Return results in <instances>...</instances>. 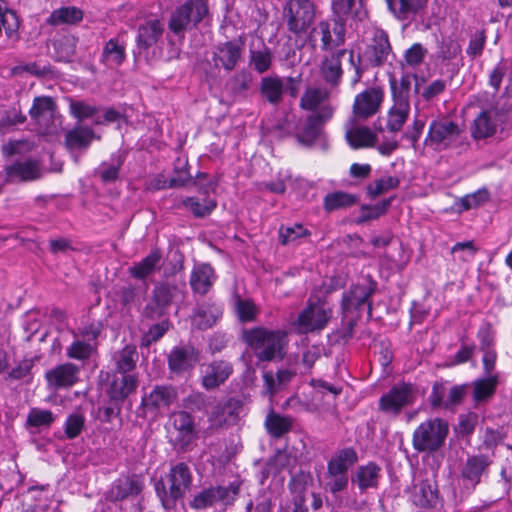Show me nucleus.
<instances>
[{
    "label": "nucleus",
    "mask_w": 512,
    "mask_h": 512,
    "mask_svg": "<svg viewBox=\"0 0 512 512\" xmlns=\"http://www.w3.org/2000/svg\"><path fill=\"white\" fill-rule=\"evenodd\" d=\"M286 332L259 326L242 330V340L261 362L282 360L285 355Z\"/></svg>",
    "instance_id": "nucleus-1"
},
{
    "label": "nucleus",
    "mask_w": 512,
    "mask_h": 512,
    "mask_svg": "<svg viewBox=\"0 0 512 512\" xmlns=\"http://www.w3.org/2000/svg\"><path fill=\"white\" fill-rule=\"evenodd\" d=\"M377 289V282L370 275L365 276L362 281L353 284L342 296L341 309L343 318L347 320V333L351 337L360 311L365 307L369 315L372 312L371 296Z\"/></svg>",
    "instance_id": "nucleus-2"
},
{
    "label": "nucleus",
    "mask_w": 512,
    "mask_h": 512,
    "mask_svg": "<svg viewBox=\"0 0 512 512\" xmlns=\"http://www.w3.org/2000/svg\"><path fill=\"white\" fill-rule=\"evenodd\" d=\"M192 474L185 463L172 466L167 474L155 483V491L165 510L174 509L176 503L189 491Z\"/></svg>",
    "instance_id": "nucleus-3"
},
{
    "label": "nucleus",
    "mask_w": 512,
    "mask_h": 512,
    "mask_svg": "<svg viewBox=\"0 0 512 512\" xmlns=\"http://www.w3.org/2000/svg\"><path fill=\"white\" fill-rule=\"evenodd\" d=\"M316 18V6L312 0H287L282 7V21L296 37L309 34Z\"/></svg>",
    "instance_id": "nucleus-4"
},
{
    "label": "nucleus",
    "mask_w": 512,
    "mask_h": 512,
    "mask_svg": "<svg viewBox=\"0 0 512 512\" xmlns=\"http://www.w3.org/2000/svg\"><path fill=\"white\" fill-rule=\"evenodd\" d=\"M347 54L349 55V63L354 68L352 83L356 84L362 78L363 70L360 67V56H357L356 59L353 50L338 49L330 52L328 55H325L319 65V74L330 89L337 88L342 81L344 71L342 69L341 61Z\"/></svg>",
    "instance_id": "nucleus-5"
},
{
    "label": "nucleus",
    "mask_w": 512,
    "mask_h": 512,
    "mask_svg": "<svg viewBox=\"0 0 512 512\" xmlns=\"http://www.w3.org/2000/svg\"><path fill=\"white\" fill-rule=\"evenodd\" d=\"M464 129L449 117H438L431 121L424 143L435 151L459 146Z\"/></svg>",
    "instance_id": "nucleus-6"
},
{
    "label": "nucleus",
    "mask_w": 512,
    "mask_h": 512,
    "mask_svg": "<svg viewBox=\"0 0 512 512\" xmlns=\"http://www.w3.org/2000/svg\"><path fill=\"white\" fill-rule=\"evenodd\" d=\"M448 433L446 420L438 417L427 419L413 433V448L418 452H435L444 445Z\"/></svg>",
    "instance_id": "nucleus-7"
},
{
    "label": "nucleus",
    "mask_w": 512,
    "mask_h": 512,
    "mask_svg": "<svg viewBox=\"0 0 512 512\" xmlns=\"http://www.w3.org/2000/svg\"><path fill=\"white\" fill-rule=\"evenodd\" d=\"M209 15L208 0H188L172 12L168 27L174 34L179 35L197 27Z\"/></svg>",
    "instance_id": "nucleus-8"
},
{
    "label": "nucleus",
    "mask_w": 512,
    "mask_h": 512,
    "mask_svg": "<svg viewBox=\"0 0 512 512\" xmlns=\"http://www.w3.org/2000/svg\"><path fill=\"white\" fill-rule=\"evenodd\" d=\"M308 39L313 46L320 43L322 51H336L345 43L346 24L334 17L322 20L310 30Z\"/></svg>",
    "instance_id": "nucleus-9"
},
{
    "label": "nucleus",
    "mask_w": 512,
    "mask_h": 512,
    "mask_svg": "<svg viewBox=\"0 0 512 512\" xmlns=\"http://www.w3.org/2000/svg\"><path fill=\"white\" fill-rule=\"evenodd\" d=\"M186 284L183 281H165L157 284L152 292V301L145 309L147 317L155 319L164 315L177 300L184 298Z\"/></svg>",
    "instance_id": "nucleus-10"
},
{
    "label": "nucleus",
    "mask_w": 512,
    "mask_h": 512,
    "mask_svg": "<svg viewBox=\"0 0 512 512\" xmlns=\"http://www.w3.org/2000/svg\"><path fill=\"white\" fill-rule=\"evenodd\" d=\"M416 394V388L411 383L395 384L379 398L378 409L389 416L397 417L404 408L415 403Z\"/></svg>",
    "instance_id": "nucleus-11"
},
{
    "label": "nucleus",
    "mask_w": 512,
    "mask_h": 512,
    "mask_svg": "<svg viewBox=\"0 0 512 512\" xmlns=\"http://www.w3.org/2000/svg\"><path fill=\"white\" fill-rule=\"evenodd\" d=\"M332 317V309L325 301L308 302L296 321L297 331L307 334L323 330Z\"/></svg>",
    "instance_id": "nucleus-12"
},
{
    "label": "nucleus",
    "mask_w": 512,
    "mask_h": 512,
    "mask_svg": "<svg viewBox=\"0 0 512 512\" xmlns=\"http://www.w3.org/2000/svg\"><path fill=\"white\" fill-rule=\"evenodd\" d=\"M170 422L172 424L171 440L174 446L186 452L198 435L193 416L184 410L177 411L171 414Z\"/></svg>",
    "instance_id": "nucleus-13"
},
{
    "label": "nucleus",
    "mask_w": 512,
    "mask_h": 512,
    "mask_svg": "<svg viewBox=\"0 0 512 512\" xmlns=\"http://www.w3.org/2000/svg\"><path fill=\"white\" fill-rule=\"evenodd\" d=\"M335 107L331 104H325L320 109L310 114L303 126L296 133L298 142L305 146H311L318 139L323 125L332 119Z\"/></svg>",
    "instance_id": "nucleus-14"
},
{
    "label": "nucleus",
    "mask_w": 512,
    "mask_h": 512,
    "mask_svg": "<svg viewBox=\"0 0 512 512\" xmlns=\"http://www.w3.org/2000/svg\"><path fill=\"white\" fill-rule=\"evenodd\" d=\"M244 41L242 37L218 43L212 52V61L216 68L233 71L242 61Z\"/></svg>",
    "instance_id": "nucleus-15"
},
{
    "label": "nucleus",
    "mask_w": 512,
    "mask_h": 512,
    "mask_svg": "<svg viewBox=\"0 0 512 512\" xmlns=\"http://www.w3.org/2000/svg\"><path fill=\"white\" fill-rule=\"evenodd\" d=\"M239 487L230 484L229 486H211L197 493L190 502V507L195 510H203L212 507L218 502L225 505L231 504L238 494Z\"/></svg>",
    "instance_id": "nucleus-16"
},
{
    "label": "nucleus",
    "mask_w": 512,
    "mask_h": 512,
    "mask_svg": "<svg viewBox=\"0 0 512 512\" xmlns=\"http://www.w3.org/2000/svg\"><path fill=\"white\" fill-rule=\"evenodd\" d=\"M506 120V113L497 107L482 110L471 126V136L475 140L486 139L495 135L498 127Z\"/></svg>",
    "instance_id": "nucleus-17"
},
{
    "label": "nucleus",
    "mask_w": 512,
    "mask_h": 512,
    "mask_svg": "<svg viewBox=\"0 0 512 512\" xmlns=\"http://www.w3.org/2000/svg\"><path fill=\"white\" fill-rule=\"evenodd\" d=\"M56 108V103L52 97L40 96L33 100L29 115L45 134L56 132V125L54 123Z\"/></svg>",
    "instance_id": "nucleus-18"
},
{
    "label": "nucleus",
    "mask_w": 512,
    "mask_h": 512,
    "mask_svg": "<svg viewBox=\"0 0 512 512\" xmlns=\"http://www.w3.org/2000/svg\"><path fill=\"white\" fill-rule=\"evenodd\" d=\"M383 90L370 87L356 95L353 104V115L355 119L366 120L375 115L383 102Z\"/></svg>",
    "instance_id": "nucleus-19"
},
{
    "label": "nucleus",
    "mask_w": 512,
    "mask_h": 512,
    "mask_svg": "<svg viewBox=\"0 0 512 512\" xmlns=\"http://www.w3.org/2000/svg\"><path fill=\"white\" fill-rule=\"evenodd\" d=\"M234 367L230 361L217 359L204 366L201 385L207 390H215L223 385L233 374Z\"/></svg>",
    "instance_id": "nucleus-20"
},
{
    "label": "nucleus",
    "mask_w": 512,
    "mask_h": 512,
    "mask_svg": "<svg viewBox=\"0 0 512 512\" xmlns=\"http://www.w3.org/2000/svg\"><path fill=\"white\" fill-rule=\"evenodd\" d=\"M492 457L484 454L468 456L461 469V478L466 487L475 488L489 471Z\"/></svg>",
    "instance_id": "nucleus-21"
},
{
    "label": "nucleus",
    "mask_w": 512,
    "mask_h": 512,
    "mask_svg": "<svg viewBox=\"0 0 512 512\" xmlns=\"http://www.w3.org/2000/svg\"><path fill=\"white\" fill-rule=\"evenodd\" d=\"M81 367L66 362L48 370L45 374L48 386L54 389L70 388L80 380Z\"/></svg>",
    "instance_id": "nucleus-22"
},
{
    "label": "nucleus",
    "mask_w": 512,
    "mask_h": 512,
    "mask_svg": "<svg viewBox=\"0 0 512 512\" xmlns=\"http://www.w3.org/2000/svg\"><path fill=\"white\" fill-rule=\"evenodd\" d=\"M392 53L388 35L383 30H376L371 43L364 52V60L372 67L382 66Z\"/></svg>",
    "instance_id": "nucleus-23"
},
{
    "label": "nucleus",
    "mask_w": 512,
    "mask_h": 512,
    "mask_svg": "<svg viewBox=\"0 0 512 512\" xmlns=\"http://www.w3.org/2000/svg\"><path fill=\"white\" fill-rule=\"evenodd\" d=\"M178 392L171 385H157L153 390L142 398V406L151 412H159L169 409L177 400Z\"/></svg>",
    "instance_id": "nucleus-24"
},
{
    "label": "nucleus",
    "mask_w": 512,
    "mask_h": 512,
    "mask_svg": "<svg viewBox=\"0 0 512 512\" xmlns=\"http://www.w3.org/2000/svg\"><path fill=\"white\" fill-rule=\"evenodd\" d=\"M198 360V352L193 346H176L168 355V366L171 372L182 374L192 369Z\"/></svg>",
    "instance_id": "nucleus-25"
},
{
    "label": "nucleus",
    "mask_w": 512,
    "mask_h": 512,
    "mask_svg": "<svg viewBox=\"0 0 512 512\" xmlns=\"http://www.w3.org/2000/svg\"><path fill=\"white\" fill-rule=\"evenodd\" d=\"M297 375L295 369L284 368L279 369L276 373L273 371H265L262 375L264 396L269 398L272 403L274 396L284 389Z\"/></svg>",
    "instance_id": "nucleus-26"
},
{
    "label": "nucleus",
    "mask_w": 512,
    "mask_h": 512,
    "mask_svg": "<svg viewBox=\"0 0 512 512\" xmlns=\"http://www.w3.org/2000/svg\"><path fill=\"white\" fill-rule=\"evenodd\" d=\"M93 140H100L92 127L77 124L65 133L64 145L69 151L87 150Z\"/></svg>",
    "instance_id": "nucleus-27"
},
{
    "label": "nucleus",
    "mask_w": 512,
    "mask_h": 512,
    "mask_svg": "<svg viewBox=\"0 0 512 512\" xmlns=\"http://www.w3.org/2000/svg\"><path fill=\"white\" fill-rule=\"evenodd\" d=\"M125 32L119 33L116 37L108 40L102 50L100 62L109 68H117L126 59Z\"/></svg>",
    "instance_id": "nucleus-28"
},
{
    "label": "nucleus",
    "mask_w": 512,
    "mask_h": 512,
    "mask_svg": "<svg viewBox=\"0 0 512 512\" xmlns=\"http://www.w3.org/2000/svg\"><path fill=\"white\" fill-rule=\"evenodd\" d=\"M164 33V24L158 19H149L139 24L136 44L140 50H148L158 43Z\"/></svg>",
    "instance_id": "nucleus-29"
},
{
    "label": "nucleus",
    "mask_w": 512,
    "mask_h": 512,
    "mask_svg": "<svg viewBox=\"0 0 512 512\" xmlns=\"http://www.w3.org/2000/svg\"><path fill=\"white\" fill-rule=\"evenodd\" d=\"M409 498L415 506L430 508L438 501V490L432 481L421 480L409 490Z\"/></svg>",
    "instance_id": "nucleus-30"
},
{
    "label": "nucleus",
    "mask_w": 512,
    "mask_h": 512,
    "mask_svg": "<svg viewBox=\"0 0 512 512\" xmlns=\"http://www.w3.org/2000/svg\"><path fill=\"white\" fill-rule=\"evenodd\" d=\"M6 178L9 182L33 181L40 177L41 171L37 161H16L5 167Z\"/></svg>",
    "instance_id": "nucleus-31"
},
{
    "label": "nucleus",
    "mask_w": 512,
    "mask_h": 512,
    "mask_svg": "<svg viewBox=\"0 0 512 512\" xmlns=\"http://www.w3.org/2000/svg\"><path fill=\"white\" fill-rule=\"evenodd\" d=\"M345 138L354 149L372 147L377 141V135L369 127L356 126L355 119L346 123Z\"/></svg>",
    "instance_id": "nucleus-32"
},
{
    "label": "nucleus",
    "mask_w": 512,
    "mask_h": 512,
    "mask_svg": "<svg viewBox=\"0 0 512 512\" xmlns=\"http://www.w3.org/2000/svg\"><path fill=\"white\" fill-rule=\"evenodd\" d=\"M216 274L210 264L202 263L194 266L190 276V286L195 294L205 295L212 288Z\"/></svg>",
    "instance_id": "nucleus-33"
},
{
    "label": "nucleus",
    "mask_w": 512,
    "mask_h": 512,
    "mask_svg": "<svg viewBox=\"0 0 512 512\" xmlns=\"http://www.w3.org/2000/svg\"><path fill=\"white\" fill-rule=\"evenodd\" d=\"M332 17L343 21L361 20L366 15L363 0H331Z\"/></svg>",
    "instance_id": "nucleus-34"
},
{
    "label": "nucleus",
    "mask_w": 512,
    "mask_h": 512,
    "mask_svg": "<svg viewBox=\"0 0 512 512\" xmlns=\"http://www.w3.org/2000/svg\"><path fill=\"white\" fill-rule=\"evenodd\" d=\"M260 94L268 103L279 105L285 92L284 79L278 75L263 77L260 81Z\"/></svg>",
    "instance_id": "nucleus-35"
},
{
    "label": "nucleus",
    "mask_w": 512,
    "mask_h": 512,
    "mask_svg": "<svg viewBox=\"0 0 512 512\" xmlns=\"http://www.w3.org/2000/svg\"><path fill=\"white\" fill-rule=\"evenodd\" d=\"M161 260V251L158 248L152 249L146 257L129 268V274L135 279L144 280L160 268Z\"/></svg>",
    "instance_id": "nucleus-36"
},
{
    "label": "nucleus",
    "mask_w": 512,
    "mask_h": 512,
    "mask_svg": "<svg viewBox=\"0 0 512 512\" xmlns=\"http://www.w3.org/2000/svg\"><path fill=\"white\" fill-rule=\"evenodd\" d=\"M330 98V91L326 87H314L309 86L303 92L299 106L301 109L306 111H312L313 113L317 112L320 107L325 104H330L328 102Z\"/></svg>",
    "instance_id": "nucleus-37"
},
{
    "label": "nucleus",
    "mask_w": 512,
    "mask_h": 512,
    "mask_svg": "<svg viewBox=\"0 0 512 512\" xmlns=\"http://www.w3.org/2000/svg\"><path fill=\"white\" fill-rule=\"evenodd\" d=\"M273 54L271 49L261 42L258 47L250 46L248 66L258 74L266 73L272 66Z\"/></svg>",
    "instance_id": "nucleus-38"
},
{
    "label": "nucleus",
    "mask_w": 512,
    "mask_h": 512,
    "mask_svg": "<svg viewBox=\"0 0 512 512\" xmlns=\"http://www.w3.org/2000/svg\"><path fill=\"white\" fill-rule=\"evenodd\" d=\"M222 308L216 304L203 303L197 306L192 317L194 325L200 330L211 328L222 316Z\"/></svg>",
    "instance_id": "nucleus-39"
},
{
    "label": "nucleus",
    "mask_w": 512,
    "mask_h": 512,
    "mask_svg": "<svg viewBox=\"0 0 512 512\" xmlns=\"http://www.w3.org/2000/svg\"><path fill=\"white\" fill-rule=\"evenodd\" d=\"M358 461V454L352 447L336 451L327 463V470L348 474L349 469Z\"/></svg>",
    "instance_id": "nucleus-40"
},
{
    "label": "nucleus",
    "mask_w": 512,
    "mask_h": 512,
    "mask_svg": "<svg viewBox=\"0 0 512 512\" xmlns=\"http://www.w3.org/2000/svg\"><path fill=\"white\" fill-rule=\"evenodd\" d=\"M380 471L381 468L376 463L370 462L357 468L352 481L358 485L361 491H365L368 488H376L380 478Z\"/></svg>",
    "instance_id": "nucleus-41"
},
{
    "label": "nucleus",
    "mask_w": 512,
    "mask_h": 512,
    "mask_svg": "<svg viewBox=\"0 0 512 512\" xmlns=\"http://www.w3.org/2000/svg\"><path fill=\"white\" fill-rule=\"evenodd\" d=\"M428 0H388L390 9L400 20H407L420 13Z\"/></svg>",
    "instance_id": "nucleus-42"
},
{
    "label": "nucleus",
    "mask_w": 512,
    "mask_h": 512,
    "mask_svg": "<svg viewBox=\"0 0 512 512\" xmlns=\"http://www.w3.org/2000/svg\"><path fill=\"white\" fill-rule=\"evenodd\" d=\"M137 387V380L133 375L116 376L110 384L109 395L115 401H122Z\"/></svg>",
    "instance_id": "nucleus-43"
},
{
    "label": "nucleus",
    "mask_w": 512,
    "mask_h": 512,
    "mask_svg": "<svg viewBox=\"0 0 512 512\" xmlns=\"http://www.w3.org/2000/svg\"><path fill=\"white\" fill-rule=\"evenodd\" d=\"M292 426L293 419L290 416H282L272 408L265 419L266 430L274 438L282 437L292 429Z\"/></svg>",
    "instance_id": "nucleus-44"
},
{
    "label": "nucleus",
    "mask_w": 512,
    "mask_h": 512,
    "mask_svg": "<svg viewBox=\"0 0 512 512\" xmlns=\"http://www.w3.org/2000/svg\"><path fill=\"white\" fill-rule=\"evenodd\" d=\"M410 113V102L393 100V106L388 112L387 129L398 132L402 129Z\"/></svg>",
    "instance_id": "nucleus-45"
},
{
    "label": "nucleus",
    "mask_w": 512,
    "mask_h": 512,
    "mask_svg": "<svg viewBox=\"0 0 512 512\" xmlns=\"http://www.w3.org/2000/svg\"><path fill=\"white\" fill-rule=\"evenodd\" d=\"M358 197L344 191L328 193L323 199V208L326 212L346 209L355 205Z\"/></svg>",
    "instance_id": "nucleus-46"
},
{
    "label": "nucleus",
    "mask_w": 512,
    "mask_h": 512,
    "mask_svg": "<svg viewBox=\"0 0 512 512\" xmlns=\"http://www.w3.org/2000/svg\"><path fill=\"white\" fill-rule=\"evenodd\" d=\"M0 22L5 30L7 39L12 43L19 41L20 18L17 13L12 9L3 7L0 4Z\"/></svg>",
    "instance_id": "nucleus-47"
},
{
    "label": "nucleus",
    "mask_w": 512,
    "mask_h": 512,
    "mask_svg": "<svg viewBox=\"0 0 512 512\" xmlns=\"http://www.w3.org/2000/svg\"><path fill=\"white\" fill-rule=\"evenodd\" d=\"M142 490V486L139 481L125 477L118 479L113 484L110 496L115 501L123 500L131 495H138Z\"/></svg>",
    "instance_id": "nucleus-48"
},
{
    "label": "nucleus",
    "mask_w": 512,
    "mask_h": 512,
    "mask_svg": "<svg viewBox=\"0 0 512 512\" xmlns=\"http://www.w3.org/2000/svg\"><path fill=\"white\" fill-rule=\"evenodd\" d=\"M83 19V12L76 7H61L54 10L47 19L52 26L77 24Z\"/></svg>",
    "instance_id": "nucleus-49"
},
{
    "label": "nucleus",
    "mask_w": 512,
    "mask_h": 512,
    "mask_svg": "<svg viewBox=\"0 0 512 512\" xmlns=\"http://www.w3.org/2000/svg\"><path fill=\"white\" fill-rule=\"evenodd\" d=\"M498 384V375L494 374L473 382V399L476 403L486 402L491 398Z\"/></svg>",
    "instance_id": "nucleus-50"
},
{
    "label": "nucleus",
    "mask_w": 512,
    "mask_h": 512,
    "mask_svg": "<svg viewBox=\"0 0 512 512\" xmlns=\"http://www.w3.org/2000/svg\"><path fill=\"white\" fill-rule=\"evenodd\" d=\"M414 75L405 73L398 80L394 74L389 75V84L393 100L410 102V90Z\"/></svg>",
    "instance_id": "nucleus-51"
},
{
    "label": "nucleus",
    "mask_w": 512,
    "mask_h": 512,
    "mask_svg": "<svg viewBox=\"0 0 512 512\" xmlns=\"http://www.w3.org/2000/svg\"><path fill=\"white\" fill-rule=\"evenodd\" d=\"M117 372L123 375L132 371L138 361L137 349L134 345H126L115 355Z\"/></svg>",
    "instance_id": "nucleus-52"
},
{
    "label": "nucleus",
    "mask_w": 512,
    "mask_h": 512,
    "mask_svg": "<svg viewBox=\"0 0 512 512\" xmlns=\"http://www.w3.org/2000/svg\"><path fill=\"white\" fill-rule=\"evenodd\" d=\"M97 350V342L91 343L81 339H75L67 348L66 356L77 361H86Z\"/></svg>",
    "instance_id": "nucleus-53"
},
{
    "label": "nucleus",
    "mask_w": 512,
    "mask_h": 512,
    "mask_svg": "<svg viewBox=\"0 0 512 512\" xmlns=\"http://www.w3.org/2000/svg\"><path fill=\"white\" fill-rule=\"evenodd\" d=\"M242 401L238 398L232 397L229 398L223 404H218L212 416L215 418V421L219 424L226 423L230 417L238 416L241 408Z\"/></svg>",
    "instance_id": "nucleus-54"
},
{
    "label": "nucleus",
    "mask_w": 512,
    "mask_h": 512,
    "mask_svg": "<svg viewBox=\"0 0 512 512\" xmlns=\"http://www.w3.org/2000/svg\"><path fill=\"white\" fill-rule=\"evenodd\" d=\"M122 164L121 156L113 157L110 162L101 163L95 174L105 184L115 182L119 178Z\"/></svg>",
    "instance_id": "nucleus-55"
},
{
    "label": "nucleus",
    "mask_w": 512,
    "mask_h": 512,
    "mask_svg": "<svg viewBox=\"0 0 512 512\" xmlns=\"http://www.w3.org/2000/svg\"><path fill=\"white\" fill-rule=\"evenodd\" d=\"M55 59L60 62H69L76 53V42L71 36H63L53 42Z\"/></svg>",
    "instance_id": "nucleus-56"
},
{
    "label": "nucleus",
    "mask_w": 512,
    "mask_h": 512,
    "mask_svg": "<svg viewBox=\"0 0 512 512\" xmlns=\"http://www.w3.org/2000/svg\"><path fill=\"white\" fill-rule=\"evenodd\" d=\"M182 205L191 211L196 218H203L209 215L216 207V202L211 199H204L202 202L196 197H187L182 200Z\"/></svg>",
    "instance_id": "nucleus-57"
},
{
    "label": "nucleus",
    "mask_w": 512,
    "mask_h": 512,
    "mask_svg": "<svg viewBox=\"0 0 512 512\" xmlns=\"http://www.w3.org/2000/svg\"><path fill=\"white\" fill-rule=\"evenodd\" d=\"M400 185V179L396 176H387L374 180L367 186V193L375 198L389 190L396 189Z\"/></svg>",
    "instance_id": "nucleus-58"
},
{
    "label": "nucleus",
    "mask_w": 512,
    "mask_h": 512,
    "mask_svg": "<svg viewBox=\"0 0 512 512\" xmlns=\"http://www.w3.org/2000/svg\"><path fill=\"white\" fill-rule=\"evenodd\" d=\"M55 421V416L50 410L31 408L26 419L29 427H49Z\"/></svg>",
    "instance_id": "nucleus-59"
},
{
    "label": "nucleus",
    "mask_w": 512,
    "mask_h": 512,
    "mask_svg": "<svg viewBox=\"0 0 512 512\" xmlns=\"http://www.w3.org/2000/svg\"><path fill=\"white\" fill-rule=\"evenodd\" d=\"M393 198L384 199L375 205H363L361 207V214L358 218V223H364L370 220L378 219L384 215L391 205Z\"/></svg>",
    "instance_id": "nucleus-60"
},
{
    "label": "nucleus",
    "mask_w": 512,
    "mask_h": 512,
    "mask_svg": "<svg viewBox=\"0 0 512 512\" xmlns=\"http://www.w3.org/2000/svg\"><path fill=\"white\" fill-rule=\"evenodd\" d=\"M69 112L78 121L94 117L98 108L82 100L70 99Z\"/></svg>",
    "instance_id": "nucleus-61"
},
{
    "label": "nucleus",
    "mask_w": 512,
    "mask_h": 512,
    "mask_svg": "<svg viewBox=\"0 0 512 512\" xmlns=\"http://www.w3.org/2000/svg\"><path fill=\"white\" fill-rule=\"evenodd\" d=\"M310 232L301 224H294L293 226L284 227L279 229V242L282 245H288L295 242L299 238L309 236Z\"/></svg>",
    "instance_id": "nucleus-62"
},
{
    "label": "nucleus",
    "mask_w": 512,
    "mask_h": 512,
    "mask_svg": "<svg viewBox=\"0 0 512 512\" xmlns=\"http://www.w3.org/2000/svg\"><path fill=\"white\" fill-rule=\"evenodd\" d=\"M349 483L348 474L328 471L326 474L325 490L333 495L347 489Z\"/></svg>",
    "instance_id": "nucleus-63"
},
{
    "label": "nucleus",
    "mask_w": 512,
    "mask_h": 512,
    "mask_svg": "<svg viewBox=\"0 0 512 512\" xmlns=\"http://www.w3.org/2000/svg\"><path fill=\"white\" fill-rule=\"evenodd\" d=\"M296 458L287 450H278L274 457L270 460L268 466L273 468L275 473L294 467Z\"/></svg>",
    "instance_id": "nucleus-64"
}]
</instances>
